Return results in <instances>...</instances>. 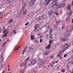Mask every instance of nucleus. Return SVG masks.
<instances>
[{"label": "nucleus", "mask_w": 73, "mask_h": 73, "mask_svg": "<svg viewBox=\"0 0 73 73\" xmlns=\"http://www.w3.org/2000/svg\"><path fill=\"white\" fill-rule=\"evenodd\" d=\"M50 1H51V0H41L40 3L42 4H44L47 2L46 5H47L48 4Z\"/></svg>", "instance_id": "nucleus-1"}, {"label": "nucleus", "mask_w": 73, "mask_h": 73, "mask_svg": "<svg viewBox=\"0 0 73 73\" xmlns=\"http://www.w3.org/2000/svg\"><path fill=\"white\" fill-rule=\"evenodd\" d=\"M28 2H29V0H26L25 1V3H22V5L23 6H22V8L21 9V11H24V8H25V3L27 4L28 3Z\"/></svg>", "instance_id": "nucleus-2"}, {"label": "nucleus", "mask_w": 73, "mask_h": 73, "mask_svg": "<svg viewBox=\"0 0 73 73\" xmlns=\"http://www.w3.org/2000/svg\"><path fill=\"white\" fill-rule=\"evenodd\" d=\"M70 45L66 44L64 46V51H65L66 50L68 49L70 47Z\"/></svg>", "instance_id": "nucleus-3"}, {"label": "nucleus", "mask_w": 73, "mask_h": 73, "mask_svg": "<svg viewBox=\"0 0 73 73\" xmlns=\"http://www.w3.org/2000/svg\"><path fill=\"white\" fill-rule=\"evenodd\" d=\"M38 25L37 24L35 26V29L34 31L35 32H36L37 31H38L39 30V27H38Z\"/></svg>", "instance_id": "nucleus-4"}, {"label": "nucleus", "mask_w": 73, "mask_h": 73, "mask_svg": "<svg viewBox=\"0 0 73 73\" xmlns=\"http://www.w3.org/2000/svg\"><path fill=\"white\" fill-rule=\"evenodd\" d=\"M56 2H53L52 3L50 4V5L49 6V8H52L56 4Z\"/></svg>", "instance_id": "nucleus-5"}, {"label": "nucleus", "mask_w": 73, "mask_h": 73, "mask_svg": "<svg viewBox=\"0 0 73 73\" xmlns=\"http://www.w3.org/2000/svg\"><path fill=\"white\" fill-rule=\"evenodd\" d=\"M46 37L47 38H50V39H53L52 35L50 34H48L46 35Z\"/></svg>", "instance_id": "nucleus-6"}, {"label": "nucleus", "mask_w": 73, "mask_h": 73, "mask_svg": "<svg viewBox=\"0 0 73 73\" xmlns=\"http://www.w3.org/2000/svg\"><path fill=\"white\" fill-rule=\"evenodd\" d=\"M38 38H41L43 37V35L41 33H38Z\"/></svg>", "instance_id": "nucleus-7"}, {"label": "nucleus", "mask_w": 73, "mask_h": 73, "mask_svg": "<svg viewBox=\"0 0 73 73\" xmlns=\"http://www.w3.org/2000/svg\"><path fill=\"white\" fill-rule=\"evenodd\" d=\"M35 0H32L31 2L30 3V6H33L35 3Z\"/></svg>", "instance_id": "nucleus-8"}, {"label": "nucleus", "mask_w": 73, "mask_h": 73, "mask_svg": "<svg viewBox=\"0 0 73 73\" xmlns=\"http://www.w3.org/2000/svg\"><path fill=\"white\" fill-rule=\"evenodd\" d=\"M50 24L49 23H47L46 24V27L47 28V29H49L50 28Z\"/></svg>", "instance_id": "nucleus-9"}, {"label": "nucleus", "mask_w": 73, "mask_h": 73, "mask_svg": "<svg viewBox=\"0 0 73 73\" xmlns=\"http://www.w3.org/2000/svg\"><path fill=\"white\" fill-rule=\"evenodd\" d=\"M50 11H52V12H54V13H56L57 11V9L55 8L53 9H51V10H50Z\"/></svg>", "instance_id": "nucleus-10"}, {"label": "nucleus", "mask_w": 73, "mask_h": 73, "mask_svg": "<svg viewBox=\"0 0 73 73\" xmlns=\"http://www.w3.org/2000/svg\"><path fill=\"white\" fill-rule=\"evenodd\" d=\"M72 11H69L68 13V16H70L72 15Z\"/></svg>", "instance_id": "nucleus-11"}, {"label": "nucleus", "mask_w": 73, "mask_h": 73, "mask_svg": "<svg viewBox=\"0 0 73 73\" xmlns=\"http://www.w3.org/2000/svg\"><path fill=\"white\" fill-rule=\"evenodd\" d=\"M0 59H1V60L3 61L4 60L3 56V53H2L1 54V55L0 56Z\"/></svg>", "instance_id": "nucleus-12"}, {"label": "nucleus", "mask_w": 73, "mask_h": 73, "mask_svg": "<svg viewBox=\"0 0 73 73\" xmlns=\"http://www.w3.org/2000/svg\"><path fill=\"white\" fill-rule=\"evenodd\" d=\"M12 2V1L7 0L5 1V4H8L11 3Z\"/></svg>", "instance_id": "nucleus-13"}, {"label": "nucleus", "mask_w": 73, "mask_h": 73, "mask_svg": "<svg viewBox=\"0 0 73 73\" xmlns=\"http://www.w3.org/2000/svg\"><path fill=\"white\" fill-rule=\"evenodd\" d=\"M68 38L67 37H65L63 38H62V40L63 42H66L68 40Z\"/></svg>", "instance_id": "nucleus-14"}, {"label": "nucleus", "mask_w": 73, "mask_h": 73, "mask_svg": "<svg viewBox=\"0 0 73 73\" xmlns=\"http://www.w3.org/2000/svg\"><path fill=\"white\" fill-rule=\"evenodd\" d=\"M55 13L54 12H52V11H49L48 12V15H49V16H51L53 13Z\"/></svg>", "instance_id": "nucleus-15"}, {"label": "nucleus", "mask_w": 73, "mask_h": 73, "mask_svg": "<svg viewBox=\"0 0 73 73\" xmlns=\"http://www.w3.org/2000/svg\"><path fill=\"white\" fill-rule=\"evenodd\" d=\"M54 28L55 30H57L58 29V26H57V25H54Z\"/></svg>", "instance_id": "nucleus-16"}, {"label": "nucleus", "mask_w": 73, "mask_h": 73, "mask_svg": "<svg viewBox=\"0 0 73 73\" xmlns=\"http://www.w3.org/2000/svg\"><path fill=\"white\" fill-rule=\"evenodd\" d=\"M31 64L33 65V63L32 62L31 60H29L28 61V65H30Z\"/></svg>", "instance_id": "nucleus-17"}, {"label": "nucleus", "mask_w": 73, "mask_h": 73, "mask_svg": "<svg viewBox=\"0 0 73 73\" xmlns=\"http://www.w3.org/2000/svg\"><path fill=\"white\" fill-rule=\"evenodd\" d=\"M33 14V13H30V14H29L28 15H27V17L28 18L30 17H31V16H32Z\"/></svg>", "instance_id": "nucleus-18"}, {"label": "nucleus", "mask_w": 73, "mask_h": 73, "mask_svg": "<svg viewBox=\"0 0 73 73\" xmlns=\"http://www.w3.org/2000/svg\"><path fill=\"white\" fill-rule=\"evenodd\" d=\"M70 32H66L65 33V35L67 36H68V35H70L71 34Z\"/></svg>", "instance_id": "nucleus-19"}, {"label": "nucleus", "mask_w": 73, "mask_h": 73, "mask_svg": "<svg viewBox=\"0 0 73 73\" xmlns=\"http://www.w3.org/2000/svg\"><path fill=\"white\" fill-rule=\"evenodd\" d=\"M58 5H60V6H61V7H64L65 6V3H63L61 4H59Z\"/></svg>", "instance_id": "nucleus-20"}, {"label": "nucleus", "mask_w": 73, "mask_h": 73, "mask_svg": "<svg viewBox=\"0 0 73 73\" xmlns=\"http://www.w3.org/2000/svg\"><path fill=\"white\" fill-rule=\"evenodd\" d=\"M51 44H48V46L46 47V48L47 49H50V46H51Z\"/></svg>", "instance_id": "nucleus-21"}, {"label": "nucleus", "mask_w": 73, "mask_h": 73, "mask_svg": "<svg viewBox=\"0 0 73 73\" xmlns=\"http://www.w3.org/2000/svg\"><path fill=\"white\" fill-rule=\"evenodd\" d=\"M28 48H29V52L31 53V52L32 51V50H33V48L32 47H29Z\"/></svg>", "instance_id": "nucleus-22"}, {"label": "nucleus", "mask_w": 73, "mask_h": 73, "mask_svg": "<svg viewBox=\"0 0 73 73\" xmlns=\"http://www.w3.org/2000/svg\"><path fill=\"white\" fill-rule=\"evenodd\" d=\"M27 49V46H26L25 48H24V51H23V52H22V54H24V53H25V52L26 50Z\"/></svg>", "instance_id": "nucleus-23"}, {"label": "nucleus", "mask_w": 73, "mask_h": 73, "mask_svg": "<svg viewBox=\"0 0 73 73\" xmlns=\"http://www.w3.org/2000/svg\"><path fill=\"white\" fill-rule=\"evenodd\" d=\"M67 7L68 10H70L71 9V6L70 4H68Z\"/></svg>", "instance_id": "nucleus-24"}, {"label": "nucleus", "mask_w": 73, "mask_h": 73, "mask_svg": "<svg viewBox=\"0 0 73 73\" xmlns=\"http://www.w3.org/2000/svg\"><path fill=\"white\" fill-rule=\"evenodd\" d=\"M42 17H43V19H46V18L47 16L46 14H44L42 15Z\"/></svg>", "instance_id": "nucleus-25"}, {"label": "nucleus", "mask_w": 73, "mask_h": 73, "mask_svg": "<svg viewBox=\"0 0 73 73\" xmlns=\"http://www.w3.org/2000/svg\"><path fill=\"white\" fill-rule=\"evenodd\" d=\"M32 62L33 63V65H34L36 63V61L35 60H32Z\"/></svg>", "instance_id": "nucleus-26"}, {"label": "nucleus", "mask_w": 73, "mask_h": 73, "mask_svg": "<svg viewBox=\"0 0 73 73\" xmlns=\"http://www.w3.org/2000/svg\"><path fill=\"white\" fill-rule=\"evenodd\" d=\"M66 20H67V21H70V17H67V18H66Z\"/></svg>", "instance_id": "nucleus-27"}, {"label": "nucleus", "mask_w": 73, "mask_h": 73, "mask_svg": "<svg viewBox=\"0 0 73 73\" xmlns=\"http://www.w3.org/2000/svg\"><path fill=\"white\" fill-rule=\"evenodd\" d=\"M70 30L68 31L69 32H71L72 31V30H73V27H70Z\"/></svg>", "instance_id": "nucleus-28"}, {"label": "nucleus", "mask_w": 73, "mask_h": 73, "mask_svg": "<svg viewBox=\"0 0 73 73\" xmlns=\"http://www.w3.org/2000/svg\"><path fill=\"white\" fill-rule=\"evenodd\" d=\"M49 53V51H47L45 52V53H44V55H46L47 54H48Z\"/></svg>", "instance_id": "nucleus-29"}, {"label": "nucleus", "mask_w": 73, "mask_h": 73, "mask_svg": "<svg viewBox=\"0 0 73 73\" xmlns=\"http://www.w3.org/2000/svg\"><path fill=\"white\" fill-rule=\"evenodd\" d=\"M24 64V63H21L20 64V66H20V67L21 68V67L23 66Z\"/></svg>", "instance_id": "nucleus-30"}, {"label": "nucleus", "mask_w": 73, "mask_h": 73, "mask_svg": "<svg viewBox=\"0 0 73 73\" xmlns=\"http://www.w3.org/2000/svg\"><path fill=\"white\" fill-rule=\"evenodd\" d=\"M44 63V62L43 61H41V62H40L39 63V65H41L43 63Z\"/></svg>", "instance_id": "nucleus-31"}, {"label": "nucleus", "mask_w": 73, "mask_h": 73, "mask_svg": "<svg viewBox=\"0 0 73 73\" xmlns=\"http://www.w3.org/2000/svg\"><path fill=\"white\" fill-rule=\"evenodd\" d=\"M38 19H39L40 20L42 19H44L45 18H44V17H42V16H40V17L38 18Z\"/></svg>", "instance_id": "nucleus-32"}, {"label": "nucleus", "mask_w": 73, "mask_h": 73, "mask_svg": "<svg viewBox=\"0 0 73 73\" xmlns=\"http://www.w3.org/2000/svg\"><path fill=\"white\" fill-rule=\"evenodd\" d=\"M29 58H30V57H28V58H27V59H26V60H25V62H27V60H29Z\"/></svg>", "instance_id": "nucleus-33"}, {"label": "nucleus", "mask_w": 73, "mask_h": 73, "mask_svg": "<svg viewBox=\"0 0 73 73\" xmlns=\"http://www.w3.org/2000/svg\"><path fill=\"white\" fill-rule=\"evenodd\" d=\"M13 21V20L12 19H11V20H9V21H8V23H10Z\"/></svg>", "instance_id": "nucleus-34"}, {"label": "nucleus", "mask_w": 73, "mask_h": 73, "mask_svg": "<svg viewBox=\"0 0 73 73\" xmlns=\"http://www.w3.org/2000/svg\"><path fill=\"white\" fill-rule=\"evenodd\" d=\"M53 40H49V44H52V43L53 42Z\"/></svg>", "instance_id": "nucleus-35"}, {"label": "nucleus", "mask_w": 73, "mask_h": 73, "mask_svg": "<svg viewBox=\"0 0 73 73\" xmlns=\"http://www.w3.org/2000/svg\"><path fill=\"white\" fill-rule=\"evenodd\" d=\"M61 7H62L61 6H60V5H57V9L60 8Z\"/></svg>", "instance_id": "nucleus-36"}, {"label": "nucleus", "mask_w": 73, "mask_h": 73, "mask_svg": "<svg viewBox=\"0 0 73 73\" xmlns=\"http://www.w3.org/2000/svg\"><path fill=\"white\" fill-rule=\"evenodd\" d=\"M7 31V29L4 30L3 31V33H5Z\"/></svg>", "instance_id": "nucleus-37"}, {"label": "nucleus", "mask_w": 73, "mask_h": 73, "mask_svg": "<svg viewBox=\"0 0 73 73\" xmlns=\"http://www.w3.org/2000/svg\"><path fill=\"white\" fill-rule=\"evenodd\" d=\"M7 34H5L3 36V37H5L6 36H7Z\"/></svg>", "instance_id": "nucleus-38"}, {"label": "nucleus", "mask_w": 73, "mask_h": 73, "mask_svg": "<svg viewBox=\"0 0 73 73\" xmlns=\"http://www.w3.org/2000/svg\"><path fill=\"white\" fill-rule=\"evenodd\" d=\"M52 29H50L49 31V33L51 34V33H52Z\"/></svg>", "instance_id": "nucleus-39"}, {"label": "nucleus", "mask_w": 73, "mask_h": 73, "mask_svg": "<svg viewBox=\"0 0 73 73\" xmlns=\"http://www.w3.org/2000/svg\"><path fill=\"white\" fill-rule=\"evenodd\" d=\"M65 70L64 69H63L61 70V71L62 72H65Z\"/></svg>", "instance_id": "nucleus-40"}, {"label": "nucleus", "mask_w": 73, "mask_h": 73, "mask_svg": "<svg viewBox=\"0 0 73 73\" xmlns=\"http://www.w3.org/2000/svg\"><path fill=\"white\" fill-rule=\"evenodd\" d=\"M25 62V67H27V63L26 62Z\"/></svg>", "instance_id": "nucleus-41"}, {"label": "nucleus", "mask_w": 73, "mask_h": 73, "mask_svg": "<svg viewBox=\"0 0 73 73\" xmlns=\"http://www.w3.org/2000/svg\"><path fill=\"white\" fill-rule=\"evenodd\" d=\"M65 28V26L64 25H63L62 26V29H63Z\"/></svg>", "instance_id": "nucleus-42"}, {"label": "nucleus", "mask_w": 73, "mask_h": 73, "mask_svg": "<svg viewBox=\"0 0 73 73\" xmlns=\"http://www.w3.org/2000/svg\"><path fill=\"white\" fill-rule=\"evenodd\" d=\"M19 48H20V47H18V48H17V49H16V50H15V51H17V50H18V49H19Z\"/></svg>", "instance_id": "nucleus-43"}, {"label": "nucleus", "mask_w": 73, "mask_h": 73, "mask_svg": "<svg viewBox=\"0 0 73 73\" xmlns=\"http://www.w3.org/2000/svg\"><path fill=\"white\" fill-rule=\"evenodd\" d=\"M53 1V2H57V0H52Z\"/></svg>", "instance_id": "nucleus-44"}, {"label": "nucleus", "mask_w": 73, "mask_h": 73, "mask_svg": "<svg viewBox=\"0 0 73 73\" xmlns=\"http://www.w3.org/2000/svg\"><path fill=\"white\" fill-rule=\"evenodd\" d=\"M31 39H33L34 38V37H33V36H31Z\"/></svg>", "instance_id": "nucleus-45"}, {"label": "nucleus", "mask_w": 73, "mask_h": 73, "mask_svg": "<svg viewBox=\"0 0 73 73\" xmlns=\"http://www.w3.org/2000/svg\"><path fill=\"white\" fill-rule=\"evenodd\" d=\"M29 24V22H27V23H26L25 24V26H27V25H28V24Z\"/></svg>", "instance_id": "nucleus-46"}, {"label": "nucleus", "mask_w": 73, "mask_h": 73, "mask_svg": "<svg viewBox=\"0 0 73 73\" xmlns=\"http://www.w3.org/2000/svg\"><path fill=\"white\" fill-rule=\"evenodd\" d=\"M50 63H48V68L50 67Z\"/></svg>", "instance_id": "nucleus-47"}, {"label": "nucleus", "mask_w": 73, "mask_h": 73, "mask_svg": "<svg viewBox=\"0 0 73 73\" xmlns=\"http://www.w3.org/2000/svg\"><path fill=\"white\" fill-rule=\"evenodd\" d=\"M43 41V39H40V43H41Z\"/></svg>", "instance_id": "nucleus-48"}, {"label": "nucleus", "mask_w": 73, "mask_h": 73, "mask_svg": "<svg viewBox=\"0 0 73 73\" xmlns=\"http://www.w3.org/2000/svg\"><path fill=\"white\" fill-rule=\"evenodd\" d=\"M57 56L58 57L61 56L60 55V54H57Z\"/></svg>", "instance_id": "nucleus-49"}, {"label": "nucleus", "mask_w": 73, "mask_h": 73, "mask_svg": "<svg viewBox=\"0 0 73 73\" xmlns=\"http://www.w3.org/2000/svg\"><path fill=\"white\" fill-rule=\"evenodd\" d=\"M71 5L72 6H73V1H72V3H71Z\"/></svg>", "instance_id": "nucleus-50"}, {"label": "nucleus", "mask_w": 73, "mask_h": 73, "mask_svg": "<svg viewBox=\"0 0 73 73\" xmlns=\"http://www.w3.org/2000/svg\"><path fill=\"white\" fill-rule=\"evenodd\" d=\"M66 56H67V54H64V58L66 57Z\"/></svg>", "instance_id": "nucleus-51"}, {"label": "nucleus", "mask_w": 73, "mask_h": 73, "mask_svg": "<svg viewBox=\"0 0 73 73\" xmlns=\"http://www.w3.org/2000/svg\"><path fill=\"white\" fill-rule=\"evenodd\" d=\"M3 14V12H0V15H2V14Z\"/></svg>", "instance_id": "nucleus-52"}, {"label": "nucleus", "mask_w": 73, "mask_h": 73, "mask_svg": "<svg viewBox=\"0 0 73 73\" xmlns=\"http://www.w3.org/2000/svg\"><path fill=\"white\" fill-rule=\"evenodd\" d=\"M62 51H60V52L59 53V54H61V53H62Z\"/></svg>", "instance_id": "nucleus-53"}, {"label": "nucleus", "mask_w": 73, "mask_h": 73, "mask_svg": "<svg viewBox=\"0 0 73 73\" xmlns=\"http://www.w3.org/2000/svg\"><path fill=\"white\" fill-rule=\"evenodd\" d=\"M55 13V15H58V13H57L56 12V13Z\"/></svg>", "instance_id": "nucleus-54"}, {"label": "nucleus", "mask_w": 73, "mask_h": 73, "mask_svg": "<svg viewBox=\"0 0 73 73\" xmlns=\"http://www.w3.org/2000/svg\"><path fill=\"white\" fill-rule=\"evenodd\" d=\"M53 57V55H51V56L50 57L51 58H52Z\"/></svg>", "instance_id": "nucleus-55"}, {"label": "nucleus", "mask_w": 73, "mask_h": 73, "mask_svg": "<svg viewBox=\"0 0 73 73\" xmlns=\"http://www.w3.org/2000/svg\"><path fill=\"white\" fill-rule=\"evenodd\" d=\"M8 0V1H13V0Z\"/></svg>", "instance_id": "nucleus-56"}, {"label": "nucleus", "mask_w": 73, "mask_h": 73, "mask_svg": "<svg viewBox=\"0 0 73 73\" xmlns=\"http://www.w3.org/2000/svg\"><path fill=\"white\" fill-rule=\"evenodd\" d=\"M59 23V22L58 21H56V23Z\"/></svg>", "instance_id": "nucleus-57"}, {"label": "nucleus", "mask_w": 73, "mask_h": 73, "mask_svg": "<svg viewBox=\"0 0 73 73\" xmlns=\"http://www.w3.org/2000/svg\"><path fill=\"white\" fill-rule=\"evenodd\" d=\"M6 42H5V43H4V44H3V45H4V44H6Z\"/></svg>", "instance_id": "nucleus-58"}, {"label": "nucleus", "mask_w": 73, "mask_h": 73, "mask_svg": "<svg viewBox=\"0 0 73 73\" xmlns=\"http://www.w3.org/2000/svg\"><path fill=\"white\" fill-rule=\"evenodd\" d=\"M35 43H38V41L35 40Z\"/></svg>", "instance_id": "nucleus-59"}, {"label": "nucleus", "mask_w": 73, "mask_h": 73, "mask_svg": "<svg viewBox=\"0 0 73 73\" xmlns=\"http://www.w3.org/2000/svg\"><path fill=\"white\" fill-rule=\"evenodd\" d=\"M71 23H73V19H72V21H71Z\"/></svg>", "instance_id": "nucleus-60"}, {"label": "nucleus", "mask_w": 73, "mask_h": 73, "mask_svg": "<svg viewBox=\"0 0 73 73\" xmlns=\"http://www.w3.org/2000/svg\"><path fill=\"white\" fill-rule=\"evenodd\" d=\"M9 33V31H7L6 33Z\"/></svg>", "instance_id": "nucleus-61"}, {"label": "nucleus", "mask_w": 73, "mask_h": 73, "mask_svg": "<svg viewBox=\"0 0 73 73\" xmlns=\"http://www.w3.org/2000/svg\"><path fill=\"white\" fill-rule=\"evenodd\" d=\"M4 72H5L4 71H3V72L2 73H4Z\"/></svg>", "instance_id": "nucleus-62"}, {"label": "nucleus", "mask_w": 73, "mask_h": 73, "mask_svg": "<svg viewBox=\"0 0 73 73\" xmlns=\"http://www.w3.org/2000/svg\"><path fill=\"white\" fill-rule=\"evenodd\" d=\"M59 57H60V58L61 59H62L61 56H59Z\"/></svg>", "instance_id": "nucleus-63"}, {"label": "nucleus", "mask_w": 73, "mask_h": 73, "mask_svg": "<svg viewBox=\"0 0 73 73\" xmlns=\"http://www.w3.org/2000/svg\"><path fill=\"white\" fill-rule=\"evenodd\" d=\"M24 72H20V73H24Z\"/></svg>", "instance_id": "nucleus-64"}]
</instances>
